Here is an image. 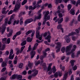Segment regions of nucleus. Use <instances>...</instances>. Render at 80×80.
<instances>
[{"mask_svg": "<svg viewBox=\"0 0 80 80\" xmlns=\"http://www.w3.org/2000/svg\"><path fill=\"white\" fill-rule=\"evenodd\" d=\"M17 78L18 79H22V75H18V76H17Z\"/></svg>", "mask_w": 80, "mask_h": 80, "instance_id": "obj_38", "label": "nucleus"}, {"mask_svg": "<svg viewBox=\"0 0 80 80\" xmlns=\"http://www.w3.org/2000/svg\"><path fill=\"white\" fill-rule=\"evenodd\" d=\"M18 77V75L17 74H14L12 76V79H15L16 78H17Z\"/></svg>", "mask_w": 80, "mask_h": 80, "instance_id": "obj_26", "label": "nucleus"}, {"mask_svg": "<svg viewBox=\"0 0 80 80\" xmlns=\"http://www.w3.org/2000/svg\"><path fill=\"white\" fill-rule=\"evenodd\" d=\"M58 75L59 77H62V72H58Z\"/></svg>", "mask_w": 80, "mask_h": 80, "instance_id": "obj_39", "label": "nucleus"}, {"mask_svg": "<svg viewBox=\"0 0 80 80\" xmlns=\"http://www.w3.org/2000/svg\"><path fill=\"white\" fill-rule=\"evenodd\" d=\"M38 16L36 17L35 18L34 20L35 21V20H40L42 18V14L41 13H39L38 14Z\"/></svg>", "mask_w": 80, "mask_h": 80, "instance_id": "obj_7", "label": "nucleus"}, {"mask_svg": "<svg viewBox=\"0 0 80 80\" xmlns=\"http://www.w3.org/2000/svg\"><path fill=\"white\" fill-rule=\"evenodd\" d=\"M32 32L31 30H29L26 33V35H28L29 33H32Z\"/></svg>", "mask_w": 80, "mask_h": 80, "instance_id": "obj_43", "label": "nucleus"}, {"mask_svg": "<svg viewBox=\"0 0 80 80\" xmlns=\"http://www.w3.org/2000/svg\"><path fill=\"white\" fill-rule=\"evenodd\" d=\"M12 33H13V31L11 30L10 32V33L7 34V36L8 37H11V36L12 35Z\"/></svg>", "mask_w": 80, "mask_h": 80, "instance_id": "obj_22", "label": "nucleus"}, {"mask_svg": "<svg viewBox=\"0 0 80 80\" xmlns=\"http://www.w3.org/2000/svg\"><path fill=\"white\" fill-rule=\"evenodd\" d=\"M25 46H24L23 47H21V48L20 49V53H22V52H23V50L25 48Z\"/></svg>", "mask_w": 80, "mask_h": 80, "instance_id": "obj_28", "label": "nucleus"}, {"mask_svg": "<svg viewBox=\"0 0 80 80\" xmlns=\"http://www.w3.org/2000/svg\"><path fill=\"white\" fill-rule=\"evenodd\" d=\"M58 10L56 12H55L54 13L55 14V16H57V13H61V11H60V6H59L58 7Z\"/></svg>", "mask_w": 80, "mask_h": 80, "instance_id": "obj_8", "label": "nucleus"}, {"mask_svg": "<svg viewBox=\"0 0 80 80\" xmlns=\"http://www.w3.org/2000/svg\"><path fill=\"white\" fill-rule=\"evenodd\" d=\"M20 4H21V2L19 1V0H18L16 2L15 8L14 9V11H17V10H18L20 9V8L21 7Z\"/></svg>", "mask_w": 80, "mask_h": 80, "instance_id": "obj_1", "label": "nucleus"}, {"mask_svg": "<svg viewBox=\"0 0 80 80\" xmlns=\"http://www.w3.org/2000/svg\"><path fill=\"white\" fill-rule=\"evenodd\" d=\"M56 45H57L56 48H61L62 45V43H61V42H58L56 43Z\"/></svg>", "mask_w": 80, "mask_h": 80, "instance_id": "obj_10", "label": "nucleus"}, {"mask_svg": "<svg viewBox=\"0 0 80 80\" xmlns=\"http://www.w3.org/2000/svg\"><path fill=\"white\" fill-rule=\"evenodd\" d=\"M42 67L43 68L44 70H46V69L47 68V67H46V63H43L42 64Z\"/></svg>", "mask_w": 80, "mask_h": 80, "instance_id": "obj_23", "label": "nucleus"}, {"mask_svg": "<svg viewBox=\"0 0 80 80\" xmlns=\"http://www.w3.org/2000/svg\"><path fill=\"white\" fill-rule=\"evenodd\" d=\"M72 68L73 70H76L77 69V66H75L73 67Z\"/></svg>", "mask_w": 80, "mask_h": 80, "instance_id": "obj_49", "label": "nucleus"}, {"mask_svg": "<svg viewBox=\"0 0 80 80\" xmlns=\"http://www.w3.org/2000/svg\"><path fill=\"white\" fill-rule=\"evenodd\" d=\"M32 40H33V38H31L30 37H28L27 39V41L28 42L30 43V42H31L32 41Z\"/></svg>", "mask_w": 80, "mask_h": 80, "instance_id": "obj_14", "label": "nucleus"}, {"mask_svg": "<svg viewBox=\"0 0 80 80\" xmlns=\"http://www.w3.org/2000/svg\"><path fill=\"white\" fill-rule=\"evenodd\" d=\"M76 34L77 33L76 32H72L68 35V37H70L71 35H76Z\"/></svg>", "mask_w": 80, "mask_h": 80, "instance_id": "obj_20", "label": "nucleus"}, {"mask_svg": "<svg viewBox=\"0 0 80 80\" xmlns=\"http://www.w3.org/2000/svg\"><path fill=\"white\" fill-rule=\"evenodd\" d=\"M50 48H48L47 49H45V52H48V51H50Z\"/></svg>", "mask_w": 80, "mask_h": 80, "instance_id": "obj_62", "label": "nucleus"}, {"mask_svg": "<svg viewBox=\"0 0 80 80\" xmlns=\"http://www.w3.org/2000/svg\"><path fill=\"white\" fill-rule=\"evenodd\" d=\"M56 69H55V66H53V73H55V72H56Z\"/></svg>", "mask_w": 80, "mask_h": 80, "instance_id": "obj_37", "label": "nucleus"}, {"mask_svg": "<svg viewBox=\"0 0 80 80\" xmlns=\"http://www.w3.org/2000/svg\"><path fill=\"white\" fill-rule=\"evenodd\" d=\"M58 72H56V73H55L54 74V77H55V78H57V77H58Z\"/></svg>", "mask_w": 80, "mask_h": 80, "instance_id": "obj_42", "label": "nucleus"}, {"mask_svg": "<svg viewBox=\"0 0 80 80\" xmlns=\"http://www.w3.org/2000/svg\"><path fill=\"white\" fill-rule=\"evenodd\" d=\"M70 80H74V78H73V75H72L71 76V79Z\"/></svg>", "mask_w": 80, "mask_h": 80, "instance_id": "obj_61", "label": "nucleus"}, {"mask_svg": "<svg viewBox=\"0 0 80 80\" xmlns=\"http://www.w3.org/2000/svg\"><path fill=\"white\" fill-rule=\"evenodd\" d=\"M75 60H71L70 61V63H71V65L72 67L74 66V63H75Z\"/></svg>", "mask_w": 80, "mask_h": 80, "instance_id": "obj_16", "label": "nucleus"}, {"mask_svg": "<svg viewBox=\"0 0 80 80\" xmlns=\"http://www.w3.org/2000/svg\"><path fill=\"white\" fill-rule=\"evenodd\" d=\"M22 74L24 75H26V74H27V71H24L22 72Z\"/></svg>", "mask_w": 80, "mask_h": 80, "instance_id": "obj_51", "label": "nucleus"}, {"mask_svg": "<svg viewBox=\"0 0 80 80\" xmlns=\"http://www.w3.org/2000/svg\"><path fill=\"white\" fill-rule=\"evenodd\" d=\"M42 48H39V49L38 50V53H40V52H41V51H42Z\"/></svg>", "mask_w": 80, "mask_h": 80, "instance_id": "obj_47", "label": "nucleus"}, {"mask_svg": "<svg viewBox=\"0 0 80 80\" xmlns=\"http://www.w3.org/2000/svg\"><path fill=\"white\" fill-rule=\"evenodd\" d=\"M16 23V24H18V23H19V21L18 20L17 21V20H15L14 22V23H13V25H15V23Z\"/></svg>", "mask_w": 80, "mask_h": 80, "instance_id": "obj_34", "label": "nucleus"}, {"mask_svg": "<svg viewBox=\"0 0 80 80\" xmlns=\"http://www.w3.org/2000/svg\"><path fill=\"white\" fill-rule=\"evenodd\" d=\"M21 33H22V31H19L16 32V35L17 36H18V35H21Z\"/></svg>", "mask_w": 80, "mask_h": 80, "instance_id": "obj_27", "label": "nucleus"}, {"mask_svg": "<svg viewBox=\"0 0 80 80\" xmlns=\"http://www.w3.org/2000/svg\"><path fill=\"white\" fill-rule=\"evenodd\" d=\"M40 61H38L37 62H35V65H39V64H40Z\"/></svg>", "mask_w": 80, "mask_h": 80, "instance_id": "obj_46", "label": "nucleus"}, {"mask_svg": "<svg viewBox=\"0 0 80 80\" xmlns=\"http://www.w3.org/2000/svg\"><path fill=\"white\" fill-rule=\"evenodd\" d=\"M20 49H19L17 51L16 53V55H18V54L20 53Z\"/></svg>", "mask_w": 80, "mask_h": 80, "instance_id": "obj_58", "label": "nucleus"}, {"mask_svg": "<svg viewBox=\"0 0 80 80\" xmlns=\"http://www.w3.org/2000/svg\"><path fill=\"white\" fill-rule=\"evenodd\" d=\"M60 48H58V49L56 50V52H60Z\"/></svg>", "mask_w": 80, "mask_h": 80, "instance_id": "obj_54", "label": "nucleus"}, {"mask_svg": "<svg viewBox=\"0 0 80 80\" xmlns=\"http://www.w3.org/2000/svg\"><path fill=\"white\" fill-rule=\"evenodd\" d=\"M47 35H48V32H46L44 33L43 34V36L44 37H46Z\"/></svg>", "mask_w": 80, "mask_h": 80, "instance_id": "obj_60", "label": "nucleus"}, {"mask_svg": "<svg viewBox=\"0 0 80 80\" xmlns=\"http://www.w3.org/2000/svg\"><path fill=\"white\" fill-rule=\"evenodd\" d=\"M48 14H49V11H48L46 12V14L45 15L44 17V22H47V21L48 20L47 18V16H48Z\"/></svg>", "mask_w": 80, "mask_h": 80, "instance_id": "obj_6", "label": "nucleus"}, {"mask_svg": "<svg viewBox=\"0 0 80 80\" xmlns=\"http://www.w3.org/2000/svg\"><path fill=\"white\" fill-rule=\"evenodd\" d=\"M23 63H22L19 65V68H22L23 67Z\"/></svg>", "mask_w": 80, "mask_h": 80, "instance_id": "obj_40", "label": "nucleus"}, {"mask_svg": "<svg viewBox=\"0 0 80 80\" xmlns=\"http://www.w3.org/2000/svg\"><path fill=\"white\" fill-rule=\"evenodd\" d=\"M7 41L8 44H9V43H10V38H8L7 39Z\"/></svg>", "mask_w": 80, "mask_h": 80, "instance_id": "obj_44", "label": "nucleus"}, {"mask_svg": "<svg viewBox=\"0 0 80 80\" xmlns=\"http://www.w3.org/2000/svg\"><path fill=\"white\" fill-rule=\"evenodd\" d=\"M60 67L62 71H65V66H62V65L60 64Z\"/></svg>", "mask_w": 80, "mask_h": 80, "instance_id": "obj_17", "label": "nucleus"}, {"mask_svg": "<svg viewBox=\"0 0 80 80\" xmlns=\"http://www.w3.org/2000/svg\"><path fill=\"white\" fill-rule=\"evenodd\" d=\"M7 66V63L6 62L3 61L2 64V67H5Z\"/></svg>", "mask_w": 80, "mask_h": 80, "instance_id": "obj_18", "label": "nucleus"}, {"mask_svg": "<svg viewBox=\"0 0 80 80\" xmlns=\"http://www.w3.org/2000/svg\"><path fill=\"white\" fill-rule=\"evenodd\" d=\"M32 72H34V73L33 74H32V75L28 76V79H29V80H30V79H31L32 78V77H35V76H36V75H37L38 74V70L35 69H33L32 70Z\"/></svg>", "mask_w": 80, "mask_h": 80, "instance_id": "obj_2", "label": "nucleus"}, {"mask_svg": "<svg viewBox=\"0 0 80 80\" xmlns=\"http://www.w3.org/2000/svg\"><path fill=\"white\" fill-rule=\"evenodd\" d=\"M55 3L57 5V4H58V3H62V1H61V2H60V1L59 0H55Z\"/></svg>", "mask_w": 80, "mask_h": 80, "instance_id": "obj_31", "label": "nucleus"}, {"mask_svg": "<svg viewBox=\"0 0 80 80\" xmlns=\"http://www.w3.org/2000/svg\"><path fill=\"white\" fill-rule=\"evenodd\" d=\"M71 56L72 58H74V57H75V53L74 52H72V53Z\"/></svg>", "mask_w": 80, "mask_h": 80, "instance_id": "obj_59", "label": "nucleus"}, {"mask_svg": "<svg viewBox=\"0 0 80 80\" xmlns=\"http://www.w3.org/2000/svg\"><path fill=\"white\" fill-rule=\"evenodd\" d=\"M72 46L73 45H70L66 47V52L68 55H70V51L71 50V48H72Z\"/></svg>", "mask_w": 80, "mask_h": 80, "instance_id": "obj_3", "label": "nucleus"}, {"mask_svg": "<svg viewBox=\"0 0 80 80\" xmlns=\"http://www.w3.org/2000/svg\"><path fill=\"white\" fill-rule=\"evenodd\" d=\"M13 13V11L12 10H10L8 13V15H10V14H12Z\"/></svg>", "mask_w": 80, "mask_h": 80, "instance_id": "obj_55", "label": "nucleus"}, {"mask_svg": "<svg viewBox=\"0 0 80 80\" xmlns=\"http://www.w3.org/2000/svg\"><path fill=\"white\" fill-rule=\"evenodd\" d=\"M13 53V50L12 49H11V51L10 52V54L9 55H12Z\"/></svg>", "mask_w": 80, "mask_h": 80, "instance_id": "obj_52", "label": "nucleus"}, {"mask_svg": "<svg viewBox=\"0 0 80 80\" xmlns=\"http://www.w3.org/2000/svg\"><path fill=\"white\" fill-rule=\"evenodd\" d=\"M62 24H59L57 27V28L58 29H60L61 28H62Z\"/></svg>", "mask_w": 80, "mask_h": 80, "instance_id": "obj_41", "label": "nucleus"}, {"mask_svg": "<svg viewBox=\"0 0 80 80\" xmlns=\"http://www.w3.org/2000/svg\"><path fill=\"white\" fill-rule=\"evenodd\" d=\"M63 18H61L58 22V23L59 24V23H61L62 22H63Z\"/></svg>", "mask_w": 80, "mask_h": 80, "instance_id": "obj_33", "label": "nucleus"}, {"mask_svg": "<svg viewBox=\"0 0 80 80\" xmlns=\"http://www.w3.org/2000/svg\"><path fill=\"white\" fill-rule=\"evenodd\" d=\"M6 28V27L5 26H4L3 28L2 29L1 33L2 34H3L5 31V29Z\"/></svg>", "mask_w": 80, "mask_h": 80, "instance_id": "obj_29", "label": "nucleus"}, {"mask_svg": "<svg viewBox=\"0 0 80 80\" xmlns=\"http://www.w3.org/2000/svg\"><path fill=\"white\" fill-rule=\"evenodd\" d=\"M61 51L62 52V53H64L65 51V48H62L61 49Z\"/></svg>", "mask_w": 80, "mask_h": 80, "instance_id": "obj_48", "label": "nucleus"}, {"mask_svg": "<svg viewBox=\"0 0 80 80\" xmlns=\"http://www.w3.org/2000/svg\"><path fill=\"white\" fill-rule=\"evenodd\" d=\"M70 14L72 15H75V10L73 9H72L70 11Z\"/></svg>", "mask_w": 80, "mask_h": 80, "instance_id": "obj_15", "label": "nucleus"}, {"mask_svg": "<svg viewBox=\"0 0 80 80\" xmlns=\"http://www.w3.org/2000/svg\"><path fill=\"white\" fill-rule=\"evenodd\" d=\"M17 36L16 34L12 38V39L14 40H15L16 38V37H17Z\"/></svg>", "mask_w": 80, "mask_h": 80, "instance_id": "obj_63", "label": "nucleus"}, {"mask_svg": "<svg viewBox=\"0 0 80 80\" xmlns=\"http://www.w3.org/2000/svg\"><path fill=\"white\" fill-rule=\"evenodd\" d=\"M47 55V53L45 52H43V55L40 56V59L41 60H43V58H45Z\"/></svg>", "mask_w": 80, "mask_h": 80, "instance_id": "obj_9", "label": "nucleus"}, {"mask_svg": "<svg viewBox=\"0 0 80 80\" xmlns=\"http://www.w3.org/2000/svg\"><path fill=\"white\" fill-rule=\"evenodd\" d=\"M68 72H65V73L64 75L63 78L62 79V80H66V79H67V77L68 76Z\"/></svg>", "mask_w": 80, "mask_h": 80, "instance_id": "obj_12", "label": "nucleus"}, {"mask_svg": "<svg viewBox=\"0 0 80 80\" xmlns=\"http://www.w3.org/2000/svg\"><path fill=\"white\" fill-rule=\"evenodd\" d=\"M51 38H52V37H51V36H50V32L49 31H48V36L45 38V39H51Z\"/></svg>", "mask_w": 80, "mask_h": 80, "instance_id": "obj_13", "label": "nucleus"}, {"mask_svg": "<svg viewBox=\"0 0 80 80\" xmlns=\"http://www.w3.org/2000/svg\"><path fill=\"white\" fill-rule=\"evenodd\" d=\"M6 11V8H3L2 9V13L3 14H5Z\"/></svg>", "mask_w": 80, "mask_h": 80, "instance_id": "obj_32", "label": "nucleus"}, {"mask_svg": "<svg viewBox=\"0 0 80 80\" xmlns=\"http://www.w3.org/2000/svg\"><path fill=\"white\" fill-rule=\"evenodd\" d=\"M22 23H23V18L21 17L20 19V25H21Z\"/></svg>", "mask_w": 80, "mask_h": 80, "instance_id": "obj_36", "label": "nucleus"}, {"mask_svg": "<svg viewBox=\"0 0 80 80\" xmlns=\"http://www.w3.org/2000/svg\"><path fill=\"white\" fill-rule=\"evenodd\" d=\"M14 18V16H13V15H12L10 18V21H12V20H13Z\"/></svg>", "mask_w": 80, "mask_h": 80, "instance_id": "obj_45", "label": "nucleus"}, {"mask_svg": "<svg viewBox=\"0 0 80 80\" xmlns=\"http://www.w3.org/2000/svg\"><path fill=\"white\" fill-rule=\"evenodd\" d=\"M48 8H51L52 7V6L51 4H49L48 5Z\"/></svg>", "mask_w": 80, "mask_h": 80, "instance_id": "obj_57", "label": "nucleus"}, {"mask_svg": "<svg viewBox=\"0 0 80 80\" xmlns=\"http://www.w3.org/2000/svg\"><path fill=\"white\" fill-rule=\"evenodd\" d=\"M33 19L32 18L28 19L25 21V24L30 23H31V22H33Z\"/></svg>", "mask_w": 80, "mask_h": 80, "instance_id": "obj_5", "label": "nucleus"}, {"mask_svg": "<svg viewBox=\"0 0 80 80\" xmlns=\"http://www.w3.org/2000/svg\"><path fill=\"white\" fill-rule=\"evenodd\" d=\"M6 69H7L6 67L3 68L2 70V72H3L5 71V70H6Z\"/></svg>", "mask_w": 80, "mask_h": 80, "instance_id": "obj_53", "label": "nucleus"}, {"mask_svg": "<svg viewBox=\"0 0 80 80\" xmlns=\"http://www.w3.org/2000/svg\"><path fill=\"white\" fill-rule=\"evenodd\" d=\"M12 55L10 54L9 55V59H10L11 60H13V58L14 57V56H15V54H13L12 56Z\"/></svg>", "mask_w": 80, "mask_h": 80, "instance_id": "obj_19", "label": "nucleus"}, {"mask_svg": "<svg viewBox=\"0 0 80 80\" xmlns=\"http://www.w3.org/2000/svg\"><path fill=\"white\" fill-rule=\"evenodd\" d=\"M29 10H33V7L30 6L29 7Z\"/></svg>", "mask_w": 80, "mask_h": 80, "instance_id": "obj_64", "label": "nucleus"}, {"mask_svg": "<svg viewBox=\"0 0 80 80\" xmlns=\"http://www.w3.org/2000/svg\"><path fill=\"white\" fill-rule=\"evenodd\" d=\"M58 13H59L58 14V16H59V18H62V17H63V15H62V13L60 12Z\"/></svg>", "mask_w": 80, "mask_h": 80, "instance_id": "obj_35", "label": "nucleus"}, {"mask_svg": "<svg viewBox=\"0 0 80 80\" xmlns=\"http://www.w3.org/2000/svg\"><path fill=\"white\" fill-rule=\"evenodd\" d=\"M28 67L29 68H31L32 67V65H33V64L32 63H31L30 62V61H28Z\"/></svg>", "mask_w": 80, "mask_h": 80, "instance_id": "obj_25", "label": "nucleus"}, {"mask_svg": "<svg viewBox=\"0 0 80 80\" xmlns=\"http://www.w3.org/2000/svg\"><path fill=\"white\" fill-rule=\"evenodd\" d=\"M67 43H70V39L69 38H68L66 41Z\"/></svg>", "mask_w": 80, "mask_h": 80, "instance_id": "obj_50", "label": "nucleus"}, {"mask_svg": "<svg viewBox=\"0 0 80 80\" xmlns=\"http://www.w3.org/2000/svg\"><path fill=\"white\" fill-rule=\"evenodd\" d=\"M26 44H27V41L25 40L21 43V46H24V45H25Z\"/></svg>", "mask_w": 80, "mask_h": 80, "instance_id": "obj_21", "label": "nucleus"}, {"mask_svg": "<svg viewBox=\"0 0 80 80\" xmlns=\"http://www.w3.org/2000/svg\"><path fill=\"white\" fill-rule=\"evenodd\" d=\"M28 0H24L22 2V5H24L25 3H26L27 2V1Z\"/></svg>", "mask_w": 80, "mask_h": 80, "instance_id": "obj_30", "label": "nucleus"}, {"mask_svg": "<svg viewBox=\"0 0 80 80\" xmlns=\"http://www.w3.org/2000/svg\"><path fill=\"white\" fill-rule=\"evenodd\" d=\"M35 53H36V52L35 51H32L31 52V58H33V57H34V56H35Z\"/></svg>", "mask_w": 80, "mask_h": 80, "instance_id": "obj_11", "label": "nucleus"}, {"mask_svg": "<svg viewBox=\"0 0 80 80\" xmlns=\"http://www.w3.org/2000/svg\"><path fill=\"white\" fill-rule=\"evenodd\" d=\"M40 27H38L36 28V37L37 38H38V37H40V32L38 30H40Z\"/></svg>", "mask_w": 80, "mask_h": 80, "instance_id": "obj_4", "label": "nucleus"}, {"mask_svg": "<svg viewBox=\"0 0 80 80\" xmlns=\"http://www.w3.org/2000/svg\"><path fill=\"white\" fill-rule=\"evenodd\" d=\"M75 51V49H73H73H72V50H71V51H70V54L71 53H73V52H74Z\"/></svg>", "mask_w": 80, "mask_h": 80, "instance_id": "obj_56", "label": "nucleus"}, {"mask_svg": "<svg viewBox=\"0 0 80 80\" xmlns=\"http://www.w3.org/2000/svg\"><path fill=\"white\" fill-rule=\"evenodd\" d=\"M72 5L69 4L68 5V11H70V9L72 8Z\"/></svg>", "mask_w": 80, "mask_h": 80, "instance_id": "obj_24", "label": "nucleus"}]
</instances>
